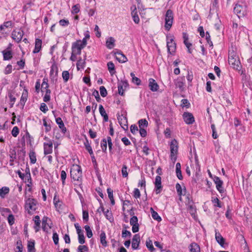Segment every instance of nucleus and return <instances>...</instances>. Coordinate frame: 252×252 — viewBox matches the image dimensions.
I'll use <instances>...</instances> for the list:
<instances>
[{"label": "nucleus", "mask_w": 252, "mask_h": 252, "mask_svg": "<svg viewBox=\"0 0 252 252\" xmlns=\"http://www.w3.org/2000/svg\"><path fill=\"white\" fill-rule=\"evenodd\" d=\"M228 63L234 69L238 70L240 69V62L239 60V57L233 51H229Z\"/></svg>", "instance_id": "obj_1"}, {"label": "nucleus", "mask_w": 252, "mask_h": 252, "mask_svg": "<svg viewBox=\"0 0 252 252\" xmlns=\"http://www.w3.org/2000/svg\"><path fill=\"white\" fill-rule=\"evenodd\" d=\"M234 12L239 18L244 17L247 12V5L242 1H239L234 8Z\"/></svg>", "instance_id": "obj_2"}, {"label": "nucleus", "mask_w": 252, "mask_h": 252, "mask_svg": "<svg viewBox=\"0 0 252 252\" xmlns=\"http://www.w3.org/2000/svg\"><path fill=\"white\" fill-rule=\"evenodd\" d=\"M70 176L74 180L78 182L77 184H81L82 179V170L81 166L76 165L70 170Z\"/></svg>", "instance_id": "obj_3"}, {"label": "nucleus", "mask_w": 252, "mask_h": 252, "mask_svg": "<svg viewBox=\"0 0 252 252\" xmlns=\"http://www.w3.org/2000/svg\"><path fill=\"white\" fill-rule=\"evenodd\" d=\"M38 205V202L36 199L29 198L26 201L25 209L28 214H32L37 208Z\"/></svg>", "instance_id": "obj_4"}, {"label": "nucleus", "mask_w": 252, "mask_h": 252, "mask_svg": "<svg viewBox=\"0 0 252 252\" xmlns=\"http://www.w3.org/2000/svg\"><path fill=\"white\" fill-rule=\"evenodd\" d=\"M173 14L171 10L168 9L167 10L165 14V28L167 31H169L173 23Z\"/></svg>", "instance_id": "obj_5"}, {"label": "nucleus", "mask_w": 252, "mask_h": 252, "mask_svg": "<svg viewBox=\"0 0 252 252\" xmlns=\"http://www.w3.org/2000/svg\"><path fill=\"white\" fill-rule=\"evenodd\" d=\"M178 142L176 139H173L170 143V157L172 159L176 160L178 151Z\"/></svg>", "instance_id": "obj_6"}, {"label": "nucleus", "mask_w": 252, "mask_h": 252, "mask_svg": "<svg viewBox=\"0 0 252 252\" xmlns=\"http://www.w3.org/2000/svg\"><path fill=\"white\" fill-rule=\"evenodd\" d=\"M167 47L168 52L170 54H173L176 48V44L173 41V38H171L170 39H168V37L167 36Z\"/></svg>", "instance_id": "obj_7"}, {"label": "nucleus", "mask_w": 252, "mask_h": 252, "mask_svg": "<svg viewBox=\"0 0 252 252\" xmlns=\"http://www.w3.org/2000/svg\"><path fill=\"white\" fill-rule=\"evenodd\" d=\"M118 93L121 95H124L125 91L128 87V83L126 80H121L118 84Z\"/></svg>", "instance_id": "obj_8"}, {"label": "nucleus", "mask_w": 252, "mask_h": 252, "mask_svg": "<svg viewBox=\"0 0 252 252\" xmlns=\"http://www.w3.org/2000/svg\"><path fill=\"white\" fill-rule=\"evenodd\" d=\"M213 181L216 185V188L220 193H222L224 191V188L222 186L223 181L220 178L216 176H214Z\"/></svg>", "instance_id": "obj_9"}, {"label": "nucleus", "mask_w": 252, "mask_h": 252, "mask_svg": "<svg viewBox=\"0 0 252 252\" xmlns=\"http://www.w3.org/2000/svg\"><path fill=\"white\" fill-rule=\"evenodd\" d=\"M85 47L81 43H79L78 41L74 42L72 45V51L76 54L80 55L81 50Z\"/></svg>", "instance_id": "obj_10"}, {"label": "nucleus", "mask_w": 252, "mask_h": 252, "mask_svg": "<svg viewBox=\"0 0 252 252\" xmlns=\"http://www.w3.org/2000/svg\"><path fill=\"white\" fill-rule=\"evenodd\" d=\"M184 122L188 125H190L194 122V118L193 115L189 112H184L183 115Z\"/></svg>", "instance_id": "obj_11"}, {"label": "nucleus", "mask_w": 252, "mask_h": 252, "mask_svg": "<svg viewBox=\"0 0 252 252\" xmlns=\"http://www.w3.org/2000/svg\"><path fill=\"white\" fill-rule=\"evenodd\" d=\"M24 32L22 31H14L12 33V37L17 42H19L21 41Z\"/></svg>", "instance_id": "obj_12"}, {"label": "nucleus", "mask_w": 252, "mask_h": 252, "mask_svg": "<svg viewBox=\"0 0 252 252\" xmlns=\"http://www.w3.org/2000/svg\"><path fill=\"white\" fill-rule=\"evenodd\" d=\"M161 180V177L159 176H156L155 182V192L156 194L159 193L162 188Z\"/></svg>", "instance_id": "obj_13"}, {"label": "nucleus", "mask_w": 252, "mask_h": 252, "mask_svg": "<svg viewBox=\"0 0 252 252\" xmlns=\"http://www.w3.org/2000/svg\"><path fill=\"white\" fill-rule=\"evenodd\" d=\"M187 199H188L187 205L188 207L189 212L191 215H193L196 212V208L193 205V202L192 199L189 198V195L187 196Z\"/></svg>", "instance_id": "obj_14"}, {"label": "nucleus", "mask_w": 252, "mask_h": 252, "mask_svg": "<svg viewBox=\"0 0 252 252\" xmlns=\"http://www.w3.org/2000/svg\"><path fill=\"white\" fill-rule=\"evenodd\" d=\"M53 143L51 140H49L48 143H44V153L45 155H48L52 153Z\"/></svg>", "instance_id": "obj_15"}, {"label": "nucleus", "mask_w": 252, "mask_h": 252, "mask_svg": "<svg viewBox=\"0 0 252 252\" xmlns=\"http://www.w3.org/2000/svg\"><path fill=\"white\" fill-rule=\"evenodd\" d=\"M140 242V236L138 234L134 235L132 240V248L134 250L138 249Z\"/></svg>", "instance_id": "obj_16"}, {"label": "nucleus", "mask_w": 252, "mask_h": 252, "mask_svg": "<svg viewBox=\"0 0 252 252\" xmlns=\"http://www.w3.org/2000/svg\"><path fill=\"white\" fill-rule=\"evenodd\" d=\"M149 87L152 92H156L159 89V86L156 80L153 78L149 79Z\"/></svg>", "instance_id": "obj_17"}, {"label": "nucleus", "mask_w": 252, "mask_h": 252, "mask_svg": "<svg viewBox=\"0 0 252 252\" xmlns=\"http://www.w3.org/2000/svg\"><path fill=\"white\" fill-rule=\"evenodd\" d=\"M176 189L177 190V192L178 195L180 196L179 199L180 200H182V195H185L186 193V189L185 187H184V189H182V187L180 184L177 183L176 184Z\"/></svg>", "instance_id": "obj_18"}, {"label": "nucleus", "mask_w": 252, "mask_h": 252, "mask_svg": "<svg viewBox=\"0 0 252 252\" xmlns=\"http://www.w3.org/2000/svg\"><path fill=\"white\" fill-rule=\"evenodd\" d=\"M99 209H101V211L103 212L106 218L110 222H112L114 220L111 211H110L109 210H107L106 211H105L104 207L102 205H101V204H100Z\"/></svg>", "instance_id": "obj_19"}, {"label": "nucleus", "mask_w": 252, "mask_h": 252, "mask_svg": "<svg viewBox=\"0 0 252 252\" xmlns=\"http://www.w3.org/2000/svg\"><path fill=\"white\" fill-rule=\"evenodd\" d=\"M116 59L119 62L122 63H125L127 61V59L126 56L122 53L121 52H117L116 53Z\"/></svg>", "instance_id": "obj_20"}, {"label": "nucleus", "mask_w": 252, "mask_h": 252, "mask_svg": "<svg viewBox=\"0 0 252 252\" xmlns=\"http://www.w3.org/2000/svg\"><path fill=\"white\" fill-rule=\"evenodd\" d=\"M132 11H131V15L133 18V21L136 24H138L139 22V18L137 14V11L136 9V7L135 6H133L131 7Z\"/></svg>", "instance_id": "obj_21"}, {"label": "nucleus", "mask_w": 252, "mask_h": 252, "mask_svg": "<svg viewBox=\"0 0 252 252\" xmlns=\"http://www.w3.org/2000/svg\"><path fill=\"white\" fill-rule=\"evenodd\" d=\"M118 120L121 126L124 129H127L128 128V126L127 124H126L127 120L126 117H123V116H122L121 117L120 116L118 118Z\"/></svg>", "instance_id": "obj_22"}, {"label": "nucleus", "mask_w": 252, "mask_h": 252, "mask_svg": "<svg viewBox=\"0 0 252 252\" xmlns=\"http://www.w3.org/2000/svg\"><path fill=\"white\" fill-rule=\"evenodd\" d=\"M215 232L216 241L221 247H223L224 244V239L219 232H217V230H215Z\"/></svg>", "instance_id": "obj_23"}, {"label": "nucleus", "mask_w": 252, "mask_h": 252, "mask_svg": "<svg viewBox=\"0 0 252 252\" xmlns=\"http://www.w3.org/2000/svg\"><path fill=\"white\" fill-rule=\"evenodd\" d=\"M56 122L58 125L59 127L61 129L63 133H65L66 131V128L62 119L60 117L56 118Z\"/></svg>", "instance_id": "obj_24"}, {"label": "nucleus", "mask_w": 252, "mask_h": 252, "mask_svg": "<svg viewBox=\"0 0 252 252\" xmlns=\"http://www.w3.org/2000/svg\"><path fill=\"white\" fill-rule=\"evenodd\" d=\"M33 220L34 222V229L36 232H38L40 229L41 220H40L39 216H36L33 219Z\"/></svg>", "instance_id": "obj_25"}, {"label": "nucleus", "mask_w": 252, "mask_h": 252, "mask_svg": "<svg viewBox=\"0 0 252 252\" xmlns=\"http://www.w3.org/2000/svg\"><path fill=\"white\" fill-rule=\"evenodd\" d=\"M41 45L42 40L40 39L36 38L35 41V47L33 53L34 54L38 53L41 48Z\"/></svg>", "instance_id": "obj_26"}, {"label": "nucleus", "mask_w": 252, "mask_h": 252, "mask_svg": "<svg viewBox=\"0 0 252 252\" xmlns=\"http://www.w3.org/2000/svg\"><path fill=\"white\" fill-rule=\"evenodd\" d=\"M189 248L190 252H200V249L199 246L196 243H191Z\"/></svg>", "instance_id": "obj_27"}, {"label": "nucleus", "mask_w": 252, "mask_h": 252, "mask_svg": "<svg viewBox=\"0 0 252 252\" xmlns=\"http://www.w3.org/2000/svg\"><path fill=\"white\" fill-rule=\"evenodd\" d=\"M99 111L101 116L103 117V121L105 122H107L108 121V116L102 105H99Z\"/></svg>", "instance_id": "obj_28"}, {"label": "nucleus", "mask_w": 252, "mask_h": 252, "mask_svg": "<svg viewBox=\"0 0 252 252\" xmlns=\"http://www.w3.org/2000/svg\"><path fill=\"white\" fill-rule=\"evenodd\" d=\"M28 96V92L27 89H24L23 92L22 93L21 99H20V104L22 106H24L25 102L27 100Z\"/></svg>", "instance_id": "obj_29"}, {"label": "nucleus", "mask_w": 252, "mask_h": 252, "mask_svg": "<svg viewBox=\"0 0 252 252\" xmlns=\"http://www.w3.org/2000/svg\"><path fill=\"white\" fill-rule=\"evenodd\" d=\"M12 27V23L11 21L5 22L2 25L0 26V29L5 33L6 29H10Z\"/></svg>", "instance_id": "obj_30"}, {"label": "nucleus", "mask_w": 252, "mask_h": 252, "mask_svg": "<svg viewBox=\"0 0 252 252\" xmlns=\"http://www.w3.org/2000/svg\"><path fill=\"white\" fill-rule=\"evenodd\" d=\"M115 39L112 37H109L106 40V45L108 49H112L115 46Z\"/></svg>", "instance_id": "obj_31"}, {"label": "nucleus", "mask_w": 252, "mask_h": 252, "mask_svg": "<svg viewBox=\"0 0 252 252\" xmlns=\"http://www.w3.org/2000/svg\"><path fill=\"white\" fill-rule=\"evenodd\" d=\"M58 75V67L56 65L53 64L51 67L50 75L51 78H54Z\"/></svg>", "instance_id": "obj_32"}, {"label": "nucleus", "mask_w": 252, "mask_h": 252, "mask_svg": "<svg viewBox=\"0 0 252 252\" xmlns=\"http://www.w3.org/2000/svg\"><path fill=\"white\" fill-rule=\"evenodd\" d=\"M181 164L179 162H178L176 163V175L178 178L179 180H182L183 179V176L182 175V172L181 170Z\"/></svg>", "instance_id": "obj_33"}, {"label": "nucleus", "mask_w": 252, "mask_h": 252, "mask_svg": "<svg viewBox=\"0 0 252 252\" xmlns=\"http://www.w3.org/2000/svg\"><path fill=\"white\" fill-rule=\"evenodd\" d=\"M150 211L153 219L157 220L158 221H160L161 220V217L158 215V213L153 209L152 207L150 208Z\"/></svg>", "instance_id": "obj_34"}, {"label": "nucleus", "mask_w": 252, "mask_h": 252, "mask_svg": "<svg viewBox=\"0 0 252 252\" xmlns=\"http://www.w3.org/2000/svg\"><path fill=\"white\" fill-rule=\"evenodd\" d=\"M2 53L4 60H9L12 58V54L11 51L4 50Z\"/></svg>", "instance_id": "obj_35"}, {"label": "nucleus", "mask_w": 252, "mask_h": 252, "mask_svg": "<svg viewBox=\"0 0 252 252\" xmlns=\"http://www.w3.org/2000/svg\"><path fill=\"white\" fill-rule=\"evenodd\" d=\"M9 192V189L6 187H3L0 189V196L3 198L6 194H8Z\"/></svg>", "instance_id": "obj_36"}, {"label": "nucleus", "mask_w": 252, "mask_h": 252, "mask_svg": "<svg viewBox=\"0 0 252 252\" xmlns=\"http://www.w3.org/2000/svg\"><path fill=\"white\" fill-rule=\"evenodd\" d=\"M85 59L82 60L80 59L76 63V66L78 70H80V69H84L85 65Z\"/></svg>", "instance_id": "obj_37"}, {"label": "nucleus", "mask_w": 252, "mask_h": 252, "mask_svg": "<svg viewBox=\"0 0 252 252\" xmlns=\"http://www.w3.org/2000/svg\"><path fill=\"white\" fill-rule=\"evenodd\" d=\"M108 69L111 75H113L115 73V65L112 62H109L107 63Z\"/></svg>", "instance_id": "obj_38"}, {"label": "nucleus", "mask_w": 252, "mask_h": 252, "mask_svg": "<svg viewBox=\"0 0 252 252\" xmlns=\"http://www.w3.org/2000/svg\"><path fill=\"white\" fill-rule=\"evenodd\" d=\"M130 76L132 77V83L135 84L137 85H139L141 84V80L138 77L135 76L134 73H130Z\"/></svg>", "instance_id": "obj_39"}, {"label": "nucleus", "mask_w": 252, "mask_h": 252, "mask_svg": "<svg viewBox=\"0 0 252 252\" xmlns=\"http://www.w3.org/2000/svg\"><path fill=\"white\" fill-rule=\"evenodd\" d=\"M100 242L104 247L107 246V241H106V235L105 233L103 232L100 234Z\"/></svg>", "instance_id": "obj_40"}, {"label": "nucleus", "mask_w": 252, "mask_h": 252, "mask_svg": "<svg viewBox=\"0 0 252 252\" xmlns=\"http://www.w3.org/2000/svg\"><path fill=\"white\" fill-rule=\"evenodd\" d=\"M146 245L147 248L151 252H152L155 251V249L154 248V247L153 245V243H152V240H151L150 239H148V240L146 241Z\"/></svg>", "instance_id": "obj_41"}, {"label": "nucleus", "mask_w": 252, "mask_h": 252, "mask_svg": "<svg viewBox=\"0 0 252 252\" xmlns=\"http://www.w3.org/2000/svg\"><path fill=\"white\" fill-rule=\"evenodd\" d=\"M29 157L31 163L34 164L36 162V158L35 153L33 151H30L29 153Z\"/></svg>", "instance_id": "obj_42"}, {"label": "nucleus", "mask_w": 252, "mask_h": 252, "mask_svg": "<svg viewBox=\"0 0 252 252\" xmlns=\"http://www.w3.org/2000/svg\"><path fill=\"white\" fill-rule=\"evenodd\" d=\"M212 201L215 207H218L219 208L222 207L221 202L217 197L213 198Z\"/></svg>", "instance_id": "obj_43"}, {"label": "nucleus", "mask_w": 252, "mask_h": 252, "mask_svg": "<svg viewBox=\"0 0 252 252\" xmlns=\"http://www.w3.org/2000/svg\"><path fill=\"white\" fill-rule=\"evenodd\" d=\"M78 242L80 244L83 245L85 242V236L83 232H82L80 233H78Z\"/></svg>", "instance_id": "obj_44"}, {"label": "nucleus", "mask_w": 252, "mask_h": 252, "mask_svg": "<svg viewBox=\"0 0 252 252\" xmlns=\"http://www.w3.org/2000/svg\"><path fill=\"white\" fill-rule=\"evenodd\" d=\"M28 252H35L34 242H29L28 244Z\"/></svg>", "instance_id": "obj_45"}, {"label": "nucleus", "mask_w": 252, "mask_h": 252, "mask_svg": "<svg viewBox=\"0 0 252 252\" xmlns=\"http://www.w3.org/2000/svg\"><path fill=\"white\" fill-rule=\"evenodd\" d=\"M138 124L140 128H143L148 126V123L146 119H141L139 120Z\"/></svg>", "instance_id": "obj_46"}, {"label": "nucleus", "mask_w": 252, "mask_h": 252, "mask_svg": "<svg viewBox=\"0 0 252 252\" xmlns=\"http://www.w3.org/2000/svg\"><path fill=\"white\" fill-rule=\"evenodd\" d=\"M100 146L102 149V151L104 153H106L107 150V142L106 139L104 138L102 140L100 143Z\"/></svg>", "instance_id": "obj_47"}, {"label": "nucleus", "mask_w": 252, "mask_h": 252, "mask_svg": "<svg viewBox=\"0 0 252 252\" xmlns=\"http://www.w3.org/2000/svg\"><path fill=\"white\" fill-rule=\"evenodd\" d=\"M127 167L124 164L122 169V174L123 177L126 178L128 176Z\"/></svg>", "instance_id": "obj_48"}, {"label": "nucleus", "mask_w": 252, "mask_h": 252, "mask_svg": "<svg viewBox=\"0 0 252 252\" xmlns=\"http://www.w3.org/2000/svg\"><path fill=\"white\" fill-rule=\"evenodd\" d=\"M84 228L86 231L87 237L89 238H91L93 236V232L90 227L89 225H85Z\"/></svg>", "instance_id": "obj_49"}, {"label": "nucleus", "mask_w": 252, "mask_h": 252, "mask_svg": "<svg viewBox=\"0 0 252 252\" xmlns=\"http://www.w3.org/2000/svg\"><path fill=\"white\" fill-rule=\"evenodd\" d=\"M62 77L65 82H66L69 78V73L68 71H63L62 73Z\"/></svg>", "instance_id": "obj_50"}, {"label": "nucleus", "mask_w": 252, "mask_h": 252, "mask_svg": "<svg viewBox=\"0 0 252 252\" xmlns=\"http://www.w3.org/2000/svg\"><path fill=\"white\" fill-rule=\"evenodd\" d=\"M100 93L102 97H105L107 94V92L105 88L102 86L99 88Z\"/></svg>", "instance_id": "obj_51"}, {"label": "nucleus", "mask_w": 252, "mask_h": 252, "mask_svg": "<svg viewBox=\"0 0 252 252\" xmlns=\"http://www.w3.org/2000/svg\"><path fill=\"white\" fill-rule=\"evenodd\" d=\"M7 220L10 225H13L15 222L14 216L12 214L9 215L7 218Z\"/></svg>", "instance_id": "obj_52"}, {"label": "nucleus", "mask_w": 252, "mask_h": 252, "mask_svg": "<svg viewBox=\"0 0 252 252\" xmlns=\"http://www.w3.org/2000/svg\"><path fill=\"white\" fill-rule=\"evenodd\" d=\"M8 97L10 99V107H12L14 103L16 100V98L13 96V95L12 94V93H9L8 94Z\"/></svg>", "instance_id": "obj_53"}, {"label": "nucleus", "mask_w": 252, "mask_h": 252, "mask_svg": "<svg viewBox=\"0 0 252 252\" xmlns=\"http://www.w3.org/2000/svg\"><path fill=\"white\" fill-rule=\"evenodd\" d=\"M19 128L15 126H14L11 131V134L13 136L16 137L17 136V135L19 134Z\"/></svg>", "instance_id": "obj_54"}, {"label": "nucleus", "mask_w": 252, "mask_h": 252, "mask_svg": "<svg viewBox=\"0 0 252 252\" xmlns=\"http://www.w3.org/2000/svg\"><path fill=\"white\" fill-rule=\"evenodd\" d=\"M43 125L45 127V132H48L49 131H50L51 129V126H50V124L48 125L47 124L45 119H44L43 120Z\"/></svg>", "instance_id": "obj_55"}, {"label": "nucleus", "mask_w": 252, "mask_h": 252, "mask_svg": "<svg viewBox=\"0 0 252 252\" xmlns=\"http://www.w3.org/2000/svg\"><path fill=\"white\" fill-rule=\"evenodd\" d=\"M61 180L62 181V184L63 185L65 184V180L66 177V173L65 171L62 170L61 174Z\"/></svg>", "instance_id": "obj_56"}, {"label": "nucleus", "mask_w": 252, "mask_h": 252, "mask_svg": "<svg viewBox=\"0 0 252 252\" xmlns=\"http://www.w3.org/2000/svg\"><path fill=\"white\" fill-rule=\"evenodd\" d=\"M138 223V218L136 216H133L130 219V224L131 225H132L133 224H136Z\"/></svg>", "instance_id": "obj_57"}, {"label": "nucleus", "mask_w": 252, "mask_h": 252, "mask_svg": "<svg viewBox=\"0 0 252 252\" xmlns=\"http://www.w3.org/2000/svg\"><path fill=\"white\" fill-rule=\"evenodd\" d=\"M53 240L55 245L59 243V236L57 232H54L53 234Z\"/></svg>", "instance_id": "obj_58"}, {"label": "nucleus", "mask_w": 252, "mask_h": 252, "mask_svg": "<svg viewBox=\"0 0 252 252\" xmlns=\"http://www.w3.org/2000/svg\"><path fill=\"white\" fill-rule=\"evenodd\" d=\"M89 248L86 245H80L78 247L77 251H85V252H88Z\"/></svg>", "instance_id": "obj_59"}, {"label": "nucleus", "mask_w": 252, "mask_h": 252, "mask_svg": "<svg viewBox=\"0 0 252 252\" xmlns=\"http://www.w3.org/2000/svg\"><path fill=\"white\" fill-rule=\"evenodd\" d=\"M40 110L43 112L46 113L48 110V108L45 103H42L40 105Z\"/></svg>", "instance_id": "obj_60"}, {"label": "nucleus", "mask_w": 252, "mask_h": 252, "mask_svg": "<svg viewBox=\"0 0 252 252\" xmlns=\"http://www.w3.org/2000/svg\"><path fill=\"white\" fill-rule=\"evenodd\" d=\"M59 24L61 26L64 27L68 26L69 24V22L67 20L62 19L59 21Z\"/></svg>", "instance_id": "obj_61"}, {"label": "nucleus", "mask_w": 252, "mask_h": 252, "mask_svg": "<svg viewBox=\"0 0 252 252\" xmlns=\"http://www.w3.org/2000/svg\"><path fill=\"white\" fill-rule=\"evenodd\" d=\"M12 69V66L10 64H8L6 66L4 70V73L5 74H8L11 73Z\"/></svg>", "instance_id": "obj_62"}, {"label": "nucleus", "mask_w": 252, "mask_h": 252, "mask_svg": "<svg viewBox=\"0 0 252 252\" xmlns=\"http://www.w3.org/2000/svg\"><path fill=\"white\" fill-rule=\"evenodd\" d=\"M10 161H13L16 158V153L15 150H13L12 152H10Z\"/></svg>", "instance_id": "obj_63"}, {"label": "nucleus", "mask_w": 252, "mask_h": 252, "mask_svg": "<svg viewBox=\"0 0 252 252\" xmlns=\"http://www.w3.org/2000/svg\"><path fill=\"white\" fill-rule=\"evenodd\" d=\"M93 95L95 97L96 100L97 101L99 102L100 100V97L98 93V92L94 90V92H93Z\"/></svg>", "instance_id": "obj_64"}]
</instances>
